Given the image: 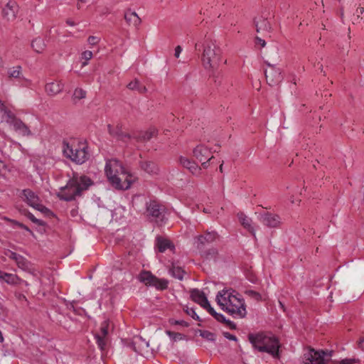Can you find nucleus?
<instances>
[{
    "instance_id": "1",
    "label": "nucleus",
    "mask_w": 364,
    "mask_h": 364,
    "mask_svg": "<svg viewBox=\"0 0 364 364\" xmlns=\"http://www.w3.org/2000/svg\"><path fill=\"white\" fill-rule=\"evenodd\" d=\"M216 301L223 311L234 318H242L246 316L245 300L236 291L223 289L218 293Z\"/></svg>"
},
{
    "instance_id": "2",
    "label": "nucleus",
    "mask_w": 364,
    "mask_h": 364,
    "mask_svg": "<svg viewBox=\"0 0 364 364\" xmlns=\"http://www.w3.org/2000/svg\"><path fill=\"white\" fill-rule=\"evenodd\" d=\"M93 183L90 177L85 175L79 176L77 173L74 172L67 184L60 188L57 196L61 200L73 201L77 196H81L82 192L87 190Z\"/></svg>"
},
{
    "instance_id": "3",
    "label": "nucleus",
    "mask_w": 364,
    "mask_h": 364,
    "mask_svg": "<svg viewBox=\"0 0 364 364\" xmlns=\"http://www.w3.org/2000/svg\"><path fill=\"white\" fill-rule=\"evenodd\" d=\"M195 48L196 50L203 51L200 58L205 70H214L218 68L222 52L215 41L205 36L203 42L196 43Z\"/></svg>"
},
{
    "instance_id": "4",
    "label": "nucleus",
    "mask_w": 364,
    "mask_h": 364,
    "mask_svg": "<svg viewBox=\"0 0 364 364\" xmlns=\"http://www.w3.org/2000/svg\"><path fill=\"white\" fill-rule=\"evenodd\" d=\"M105 173L112 186L118 190H127L132 183L122 164L113 159L106 163Z\"/></svg>"
},
{
    "instance_id": "5",
    "label": "nucleus",
    "mask_w": 364,
    "mask_h": 364,
    "mask_svg": "<svg viewBox=\"0 0 364 364\" xmlns=\"http://www.w3.org/2000/svg\"><path fill=\"white\" fill-rule=\"evenodd\" d=\"M248 339L254 348L259 352H265L274 358L279 357V342L274 335H268L264 333L257 334H249Z\"/></svg>"
},
{
    "instance_id": "6",
    "label": "nucleus",
    "mask_w": 364,
    "mask_h": 364,
    "mask_svg": "<svg viewBox=\"0 0 364 364\" xmlns=\"http://www.w3.org/2000/svg\"><path fill=\"white\" fill-rule=\"evenodd\" d=\"M63 155L70 159L77 164H82L88 160L89 154L87 146L85 145L78 144L75 146L70 144L68 142L63 141Z\"/></svg>"
},
{
    "instance_id": "7",
    "label": "nucleus",
    "mask_w": 364,
    "mask_h": 364,
    "mask_svg": "<svg viewBox=\"0 0 364 364\" xmlns=\"http://www.w3.org/2000/svg\"><path fill=\"white\" fill-rule=\"evenodd\" d=\"M332 350H316L310 348L303 355L304 364H326L331 360Z\"/></svg>"
},
{
    "instance_id": "8",
    "label": "nucleus",
    "mask_w": 364,
    "mask_h": 364,
    "mask_svg": "<svg viewBox=\"0 0 364 364\" xmlns=\"http://www.w3.org/2000/svg\"><path fill=\"white\" fill-rule=\"evenodd\" d=\"M139 280L146 286L154 287L158 290L168 288L167 279L158 278L149 271H142L139 275Z\"/></svg>"
},
{
    "instance_id": "9",
    "label": "nucleus",
    "mask_w": 364,
    "mask_h": 364,
    "mask_svg": "<svg viewBox=\"0 0 364 364\" xmlns=\"http://www.w3.org/2000/svg\"><path fill=\"white\" fill-rule=\"evenodd\" d=\"M146 210L144 213L149 218L162 220L164 217L165 207L156 200L146 201Z\"/></svg>"
},
{
    "instance_id": "10",
    "label": "nucleus",
    "mask_w": 364,
    "mask_h": 364,
    "mask_svg": "<svg viewBox=\"0 0 364 364\" xmlns=\"http://www.w3.org/2000/svg\"><path fill=\"white\" fill-rule=\"evenodd\" d=\"M267 68L264 70V75L267 82L270 86H274L278 85L283 80V75L282 71L279 68H277L275 65L269 63L268 61H264Z\"/></svg>"
},
{
    "instance_id": "11",
    "label": "nucleus",
    "mask_w": 364,
    "mask_h": 364,
    "mask_svg": "<svg viewBox=\"0 0 364 364\" xmlns=\"http://www.w3.org/2000/svg\"><path fill=\"white\" fill-rule=\"evenodd\" d=\"M258 219L262 225L270 228H278L281 224L279 215L270 212L260 213Z\"/></svg>"
},
{
    "instance_id": "12",
    "label": "nucleus",
    "mask_w": 364,
    "mask_h": 364,
    "mask_svg": "<svg viewBox=\"0 0 364 364\" xmlns=\"http://www.w3.org/2000/svg\"><path fill=\"white\" fill-rule=\"evenodd\" d=\"M107 130L112 137L124 144H127L132 137L129 134L122 131V124L120 123L117 124L115 128H114L111 124H108Z\"/></svg>"
},
{
    "instance_id": "13",
    "label": "nucleus",
    "mask_w": 364,
    "mask_h": 364,
    "mask_svg": "<svg viewBox=\"0 0 364 364\" xmlns=\"http://www.w3.org/2000/svg\"><path fill=\"white\" fill-rule=\"evenodd\" d=\"M12 126L14 130L23 136H28L32 135L29 127L22 122L19 118L15 117L12 121L9 123Z\"/></svg>"
},
{
    "instance_id": "14",
    "label": "nucleus",
    "mask_w": 364,
    "mask_h": 364,
    "mask_svg": "<svg viewBox=\"0 0 364 364\" xmlns=\"http://www.w3.org/2000/svg\"><path fill=\"white\" fill-rule=\"evenodd\" d=\"M18 6L14 1H9L2 10L4 18L8 21H14L16 18Z\"/></svg>"
},
{
    "instance_id": "15",
    "label": "nucleus",
    "mask_w": 364,
    "mask_h": 364,
    "mask_svg": "<svg viewBox=\"0 0 364 364\" xmlns=\"http://www.w3.org/2000/svg\"><path fill=\"white\" fill-rule=\"evenodd\" d=\"M218 237V233L215 231L206 232L205 235H199L197 237L198 248L202 249L206 243L209 244L215 241Z\"/></svg>"
},
{
    "instance_id": "16",
    "label": "nucleus",
    "mask_w": 364,
    "mask_h": 364,
    "mask_svg": "<svg viewBox=\"0 0 364 364\" xmlns=\"http://www.w3.org/2000/svg\"><path fill=\"white\" fill-rule=\"evenodd\" d=\"M158 130L154 127L149 128L147 131L140 132L138 135L134 136L133 138L138 142L148 141L151 138L156 136Z\"/></svg>"
},
{
    "instance_id": "17",
    "label": "nucleus",
    "mask_w": 364,
    "mask_h": 364,
    "mask_svg": "<svg viewBox=\"0 0 364 364\" xmlns=\"http://www.w3.org/2000/svg\"><path fill=\"white\" fill-rule=\"evenodd\" d=\"M24 200L27 203V204L33 208H37L39 204V198L37 195L35 194L33 191L30 189H24L22 192Z\"/></svg>"
},
{
    "instance_id": "18",
    "label": "nucleus",
    "mask_w": 364,
    "mask_h": 364,
    "mask_svg": "<svg viewBox=\"0 0 364 364\" xmlns=\"http://www.w3.org/2000/svg\"><path fill=\"white\" fill-rule=\"evenodd\" d=\"M254 24L256 27V31L257 33L260 31H266L269 33L272 30L270 23L268 21L267 18H264L263 16L255 18Z\"/></svg>"
},
{
    "instance_id": "19",
    "label": "nucleus",
    "mask_w": 364,
    "mask_h": 364,
    "mask_svg": "<svg viewBox=\"0 0 364 364\" xmlns=\"http://www.w3.org/2000/svg\"><path fill=\"white\" fill-rule=\"evenodd\" d=\"M178 160L180 164L184 168L188 169L193 174H198L200 173V168L196 162L182 156L179 157Z\"/></svg>"
},
{
    "instance_id": "20",
    "label": "nucleus",
    "mask_w": 364,
    "mask_h": 364,
    "mask_svg": "<svg viewBox=\"0 0 364 364\" xmlns=\"http://www.w3.org/2000/svg\"><path fill=\"white\" fill-rule=\"evenodd\" d=\"M193 154L199 161H203L209 158L211 151L203 145H198L193 149Z\"/></svg>"
},
{
    "instance_id": "21",
    "label": "nucleus",
    "mask_w": 364,
    "mask_h": 364,
    "mask_svg": "<svg viewBox=\"0 0 364 364\" xmlns=\"http://www.w3.org/2000/svg\"><path fill=\"white\" fill-rule=\"evenodd\" d=\"M124 19L129 25H132L137 28L141 23V18L135 11L128 9L124 13Z\"/></svg>"
},
{
    "instance_id": "22",
    "label": "nucleus",
    "mask_w": 364,
    "mask_h": 364,
    "mask_svg": "<svg viewBox=\"0 0 364 364\" xmlns=\"http://www.w3.org/2000/svg\"><path fill=\"white\" fill-rule=\"evenodd\" d=\"M191 298L193 301L198 303L202 307L203 305H205V303L208 302L205 294L198 289H193L191 291Z\"/></svg>"
},
{
    "instance_id": "23",
    "label": "nucleus",
    "mask_w": 364,
    "mask_h": 364,
    "mask_svg": "<svg viewBox=\"0 0 364 364\" xmlns=\"http://www.w3.org/2000/svg\"><path fill=\"white\" fill-rule=\"evenodd\" d=\"M140 166L142 170L146 173L152 175L158 174L159 172V168L157 164L153 161H141Z\"/></svg>"
},
{
    "instance_id": "24",
    "label": "nucleus",
    "mask_w": 364,
    "mask_h": 364,
    "mask_svg": "<svg viewBox=\"0 0 364 364\" xmlns=\"http://www.w3.org/2000/svg\"><path fill=\"white\" fill-rule=\"evenodd\" d=\"M46 91L49 95H55L63 89V85L60 82H52L46 85Z\"/></svg>"
},
{
    "instance_id": "25",
    "label": "nucleus",
    "mask_w": 364,
    "mask_h": 364,
    "mask_svg": "<svg viewBox=\"0 0 364 364\" xmlns=\"http://www.w3.org/2000/svg\"><path fill=\"white\" fill-rule=\"evenodd\" d=\"M156 246L160 252H164L167 249H174V245L169 240L161 237L156 238Z\"/></svg>"
},
{
    "instance_id": "26",
    "label": "nucleus",
    "mask_w": 364,
    "mask_h": 364,
    "mask_svg": "<svg viewBox=\"0 0 364 364\" xmlns=\"http://www.w3.org/2000/svg\"><path fill=\"white\" fill-rule=\"evenodd\" d=\"M127 88L131 90H136L141 94L147 92L146 87L143 85L137 79H134L127 85Z\"/></svg>"
},
{
    "instance_id": "27",
    "label": "nucleus",
    "mask_w": 364,
    "mask_h": 364,
    "mask_svg": "<svg viewBox=\"0 0 364 364\" xmlns=\"http://www.w3.org/2000/svg\"><path fill=\"white\" fill-rule=\"evenodd\" d=\"M31 47L38 53H41L46 48L44 40L40 37L35 38L31 42Z\"/></svg>"
},
{
    "instance_id": "28",
    "label": "nucleus",
    "mask_w": 364,
    "mask_h": 364,
    "mask_svg": "<svg viewBox=\"0 0 364 364\" xmlns=\"http://www.w3.org/2000/svg\"><path fill=\"white\" fill-rule=\"evenodd\" d=\"M0 279H3L9 284H16L19 280L17 275L6 273L2 271H0Z\"/></svg>"
},
{
    "instance_id": "29",
    "label": "nucleus",
    "mask_w": 364,
    "mask_h": 364,
    "mask_svg": "<svg viewBox=\"0 0 364 364\" xmlns=\"http://www.w3.org/2000/svg\"><path fill=\"white\" fill-rule=\"evenodd\" d=\"M169 273L172 275V277L179 280H182L185 274V271L181 267L176 266L173 263L169 269Z\"/></svg>"
},
{
    "instance_id": "30",
    "label": "nucleus",
    "mask_w": 364,
    "mask_h": 364,
    "mask_svg": "<svg viewBox=\"0 0 364 364\" xmlns=\"http://www.w3.org/2000/svg\"><path fill=\"white\" fill-rule=\"evenodd\" d=\"M0 112L4 113L6 115V122L9 124L11 121H12L16 117V115L9 110L4 103L0 100Z\"/></svg>"
},
{
    "instance_id": "31",
    "label": "nucleus",
    "mask_w": 364,
    "mask_h": 364,
    "mask_svg": "<svg viewBox=\"0 0 364 364\" xmlns=\"http://www.w3.org/2000/svg\"><path fill=\"white\" fill-rule=\"evenodd\" d=\"M8 76L9 78H22L21 67L20 65L13 67L8 70Z\"/></svg>"
},
{
    "instance_id": "32",
    "label": "nucleus",
    "mask_w": 364,
    "mask_h": 364,
    "mask_svg": "<svg viewBox=\"0 0 364 364\" xmlns=\"http://www.w3.org/2000/svg\"><path fill=\"white\" fill-rule=\"evenodd\" d=\"M239 218L244 228L247 229L253 235H255V230L251 225L252 220L243 214H242Z\"/></svg>"
},
{
    "instance_id": "33",
    "label": "nucleus",
    "mask_w": 364,
    "mask_h": 364,
    "mask_svg": "<svg viewBox=\"0 0 364 364\" xmlns=\"http://www.w3.org/2000/svg\"><path fill=\"white\" fill-rule=\"evenodd\" d=\"M16 262L18 267L23 270H28L30 269L31 263L21 255L17 257Z\"/></svg>"
},
{
    "instance_id": "34",
    "label": "nucleus",
    "mask_w": 364,
    "mask_h": 364,
    "mask_svg": "<svg viewBox=\"0 0 364 364\" xmlns=\"http://www.w3.org/2000/svg\"><path fill=\"white\" fill-rule=\"evenodd\" d=\"M197 332L199 333L200 336L209 341H215V334L206 330H198Z\"/></svg>"
},
{
    "instance_id": "35",
    "label": "nucleus",
    "mask_w": 364,
    "mask_h": 364,
    "mask_svg": "<svg viewBox=\"0 0 364 364\" xmlns=\"http://www.w3.org/2000/svg\"><path fill=\"white\" fill-rule=\"evenodd\" d=\"M25 215L29 219L31 220L33 223L38 225H40V226H46V223L44 222L43 220H39V219H37L31 213H30L29 211H26L25 213Z\"/></svg>"
},
{
    "instance_id": "36",
    "label": "nucleus",
    "mask_w": 364,
    "mask_h": 364,
    "mask_svg": "<svg viewBox=\"0 0 364 364\" xmlns=\"http://www.w3.org/2000/svg\"><path fill=\"white\" fill-rule=\"evenodd\" d=\"M95 339L97 343L98 347L100 348L101 350H104L105 349L107 341H106V337L101 336L100 335H95Z\"/></svg>"
},
{
    "instance_id": "37",
    "label": "nucleus",
    "mask_w": 364,
    "mask_h": 364,
    "mask_svg": "<svg viewBox=\"0 0 364 364\" xmlns=\"http://www.w3.org/2000/svg\"><path fill=\"white\" fill-rule=\"evenodd\" d=\"M86 97V92L82 88H77L75 90L73 97V100H82Z\"/></svg>"
},
{
    "instance_id": "38",
    "label": "nucleus",
    "mask_w": 364,
    "mask_h": 364,
    "mask_svg": "<svg viewBox=\"0 0 364 364\" xmlns=\"http://www.w3.org/2000/svg\"><path fill=\"white\" fill-rule=\"evenodd\" d=\"M166 334L173 341H177L184 338L185 336L180 333L166 331Z\"/></svg>"
},
{
    "instance_id": "39",
    "label": "nucleus",
    "mask_w": 364,
    "mask_h": 364,
    "mask_svg": "<svg viewBox=\"0 0 364 364\" xmlns=\"http://www.w3.org/2000/svg\"><path fill=\"white\" fill-rule=\"evenodd\" d=\"M364 12V8L363 7H358L356 11H355V13L353 14V16H355L353 20V23H358L360 22V20L361 19L360 18V16L362 15Z\"/></svg>"
},
{
    "instance_id": "40",
    "label": "nucleus",
    "mask_w": 364,
    "mask_h": 364,
    "mask_svg": "<svg viewBox=\"0 0 364 364\" xmlns=\"http://www.w3.org/2000/svg\"><path fill=\"white\" fill-rule=\"evenodd\" d=\"M109 321H104L100 327L101 336L106 337L108 334Z\"/></svg>"
},
{
    "instance_id": "41",
    "label": "nucleus",
    "mask_w": 364,
    "mask_h": 364,
    "mask_svg": "<svg viewBox=\"0 0 364 364\" xmlns=\"http://www.w3.org/2000/svg\"><path fill=\"white\" fill-rule=\"evenodd\" d=\"M35 209L44 213L46 216H53L54 215L53 213L51 210H50L48 208H47L46 207H45L44 205H43L40 203L38 204V206H37V208H36Z\"/></svg>"
},
{
    "instance_id": "42",
    "label": "nucleus",
    "mask_w": 364,
    "mask_h": 364,
    "mask_svg": "<svg viewBox=\"0 0 364 364\" xmlns=\"http://www.w3.org/2000/svg\"><path fill=\"white\" fill-rule=\"evenodd\" d=\"M245 294H247V296L254 299L256 301H259L262 299L260 294L253 290L245 291Z\"/></svg>"
},
{
    "instance_id": "43",
    "label": "nucleus",
    "mask_w": 364,
    "mask_h": 364,
    "mask_svg": "<svg viewBox=\"0 0 364 364\" xmlns=\"http://www.w3.org/2000/svg\"><path fill=\"white\" fill-rule=\"evenodd\" d=\"M12 223L15 226L25 230L26 231L28 232L32 236H34V233L33 232L32 230H31V229L28 226L17 220H13Z\"/></svg>"
},
{
    "instance_id": "44",
    "label": "nucleus",
    "mask_w": 364,
    "mask_h": 364,
    "mask_svg": "<svg viewBox=\"0 0 364 364\" xmlns=\"http://www.w3.org/2000/svg\"><path fill=\"white\" fill-rule=\"evenodd\" d=\"M186 313L189 315L190 316H191L193 319L195 320H197V321H200V317L198 316V314L196 313L195 311V309H193V308H188V307H186V310H185Z\"/></svg>"
},
{
    "instance_id": "45",
    "label": "nucleus",
    "mask_w": 364,
    "mask_h": 364,
    "mask_svg": "<svg viewBox=\"0 0 364 364\" xmlns=\"http://www.w3.org/2000/svg\"><path fill=\"white\" fill-rule=\"evenodd\" d=\"M359 362L360 360L356 358H346L339 362H335L333 364H355Z\"/></svg>"
},
{
    "instance_id": "46",
    "label": "nucleus",
    "mask_w": 364,
    "mask_h": 364,
    "mask_svg": "<svg viewBox=\"0 0 364 364\" xmlns=\"http://www.w3.org/2000/svg\"><path fill=\"white\" fill-rule=\"evenodd\" d=\"M92 57V53L90 50H85L82 53V58L85 60L84 63H82V65H85L87 64V60L91 59Z\"/></svg>"
},
{
    "instance_id": "47",
    "label": "nucleus",
    "mask_w": 364,
    "mask_h": 364,
    "mask_svg": "<svg viewBox=\"0 0 364 364\" xmlns=\"http://www.w3.org/2000/svg\"><path fill=\"white\" fill-rule=\"evenodd\" d=\"M203 308L207 310V311L212 316H215V315L217 314V312L215 311V309L211 306L209 301L208 303H205V305H203Z\"/></svg>"
},
{
    "instance_id": "48",
    "label": "nucleus",
    "mask_w": 364,
    "mask_h": 364,
    "mask_svg": "<svg viewBox=\"0 0 364 364\" xmlns=\"http://www.w3.org/2000/svg\"><path fill=\"white\" fill-rule=\"evenodd\" d=\"M5 255L10 259L14 260L16 262V260H17V257H19L20 255L14 252H12L9 250H7L6 252H5Z\"/></svg>"
},
{
    "instance_id": "49",
    "label": "nucleus",
    "mask_w": 364,
    "mask_h": 364,
    "mask_svg": "<svg viewBox=\"0 0 364 364\" xmlns=\"http://www.w3.org/2000/svg\"><path fill=\"white\" fill-rule=\"evenodd\" d=\"M205 254L207 258H213L217 255L218 251L216 249L212 248L207 251Z\"/></svg>"
},
{
    "instance_id": "50",
    "label": "nucleus",
    "mask_w": 364,
    "mask_h": 364,
    "mask_svg": "<svg viewBox=\"0 0 364 364\" xmlns=\"http://www.w3.org/2000/svg\"><path fill=\"white\" fill-rule=\"evenodd\" d=\"M223 323L225 324L228 327H229L232 330H235L237 328L236 324L229 319L225 318V321H223Z\"/></svg>"
},
{
    "instance_id": "51",
    "label": "nucleus",
    "mask_w": 364,
    "mask_h": 364,
    "mask_svg": "<svg viewBox=\"0 0 364 364\" xmlns=\"http://www.w3.org/2000/svg\"><path fill=\"white\" fill-rule=\"evenodd\" d=\"M99 41V38L94 36H90L87 38V42L89 44L94 46L96 45Z\"/></svg>"
},
{
    "instance_id": "52",
    "label": "nucleus",
    "mask_w": 364,
    "mask_h": 364,
    "mask_svg": "<svg viewBox=\"0 0 364 364\" xmlns=\"http://www.w3.org/2000/svg\"><path fill=\"white\" fill-rule=\"evenodd\" d=\"M223 335L224 337L228 340L236 341L237 340V337L235 335H232L228 332H223Z\"/></svg>"
},
{
    "instance_id": "53",
    "label": "nucleus",
    "mask_w": 364,
    "mask_h": 364,
    "mask_svg": "<svg viewBox=\"0 0 364 364\" xmlns=\"http://www.w3.org/2000/svg\"><path fill=\"white\" fill-rule=\"evenodd\" d=\"M255 43L257 45H260L262 47H264L266 45L265 41L258 36L255 37Z\"/></svg>"
},
{
    "instance_id": "54",
    "label": "nucleus",
    "mask_w": 364,
    "mask_h": 364,
    "mask_svg": "<svg viewBox=\"0 0 364 364\" xmlns=\"http://www.w3.org/2000/svg\"><path fill=\"white\" fill-rule=\"evenodd\" d=\"M213 317L217 321L220 323H223L225 319V317L222 314H219L218 312Z\"/></svg>"
},
{
    "instance_id": "55",
    "label": "nucleus",
    "mask_w": 364,
    "mask_h": 364,
    "mask_svg": "<svg viewBox=\"0 0 364 364\" xmlns=\"http://www.w3.org/2000/svg\"><path fill=\"white\" fill-rule=\"evenodd\" d=\"M214 159V156H210L208 159H207L206 160L207 161H200L202 164H201V166L204 168H207L209 166V162L211 161L213 159Z\"/></svg>"
},
{
    "instance_id": "56",
    "label": "nucleus",
    "mask_w": 364,
    "mask_h": 364,
    "mask_svg": "<svg viewBox=\"0 0 364 364\" xmlns=\"http://www.w3.org/2000/svg\"><path fill=\"white\" fill-rule=\"evenodd\" d=\"M174 323L175 324H177V325H181V326H185V327H188L189 326V323L183 320H176L174 321Z\"/></svg>"
},
{
    "instance_id": "57",
    "label": "nucleus",
    "mask_w": 364,
    "mask_h": 364,
    "mask_svg": "<svg viewBox=\"0 0 364 364\" xmlns=\"http://www.w3.org/2000/svg\"><path fill=\"white\" fill-rule=\"evenodd\" d=\"M181 51H182V48L180 46H177L175 48V53H174L175 57L178 58Z\"/></svg>"
},
{
    "instance_id": "58",
    "label": "nucleus",
    "mask_w": 364,
    "mask_h": 364,
    "mask_svg": "<svg viewBox=\"0 0 364 364\" xmlns=\"http://www.w3.org/2000/svg\"><path fill=\"white\" fill-rule=\"evenodd\" d=\"M6 166L5 164L0 160V172H1L3 170L6 169Z\"/></svg>"
},
{
    "instance_id": "59",
    "label": "nucleus",
    "mask_w": 364,
    "mask_h": 364,
    "mask_svg": "<svg viewBox=\"0 0 364 364\" xmlns=\"http://www.w3.org/2000/svg\"><path fill=\"white\" fill-rule=\"evenodd\" d=\"M66 23H67L68 25L72 26L75 25L74 22H73V21H71L70 20H68V21H66Z\"/></svg>"
},
{
    "instance_id": "60",
    "label": "nucleus",
    "mask_w": 364,
    "mask_h": 364,
    "mask_svg": "<svg viewBox=\"0 0 364 364\" xmlns=\"http://www.w3.org/2000/svg\"><path fill=\"white\" fill-rule=\"evenodd\" d=\"M223 162L219 166V171L223 173Z\"/></svg>"
},
{
    "instance_id": "61",
    "label": "nucleus",
    "mask_w": 364,
    "mask_h": 364,
    "mask_svg": "<svg viewBox=\"0 0 364 364\" xmlns=\"http://www.w3.org/2000/svg\"><path fill=\"white\" fill-rule=\"evenodd\" d=\"M318 68L321 69V72L323 71V65H320Z\"/></svg>"
},
{
    "instance_id": "62",
    "label": "nucleus",
    "mask_w": 364,
    "mask_h": 364,
    "mask_svg": "<svg viewBox=\"0 0 364 364\" xmlns=\"http://www.w3.org/2000/svg\"><path fill=\"white\" fill-rule=\"evenodd\" d=\"M2 65V60H1V58H0V65Z\"/></svg>"
}]
</instances>
